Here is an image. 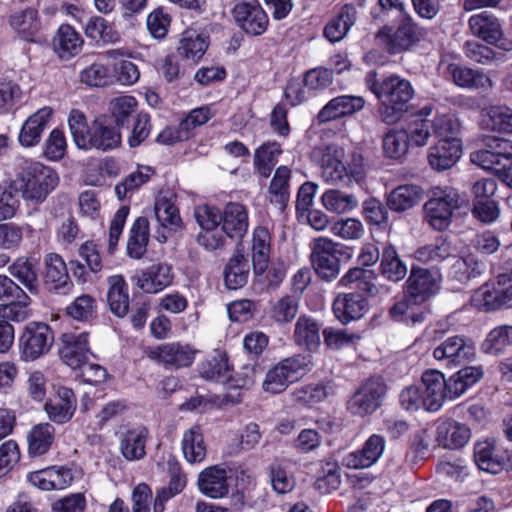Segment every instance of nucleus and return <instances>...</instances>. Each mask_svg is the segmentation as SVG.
<instances>
[{"mask_svg":"<svg viewBox=\"0 0 512 512\" xmlns=\"http://www.w3.org/2000/svg\"><path fill=\"white\" fill-rule=\"evenodd\" d=\"M365 85L380 102L379 115L382 122L397 123L408 110L415 91L411 82L398 74H390L381 79L375 70L366 73Z\"/></svg>","mask_w":512,"mask_h":512,"instance_id":"nucleus-1","label":"nucleus"},{"mask_svg":"<svg viewBox=\"0 0 512 512\" xmlns=\"http://www.w3.org/2000/svg\"><path fill=\"white\" fill-rule=\"evenodd\" d=\"M68 125L73 141L79 149L105 152L121 144L119 128L104 118H97L88 125L84 113L74 109L70 112Z\"/></svg>","mask_w":512,"mask_h":512,"instance_id":"nucleus-2","label":"nucleus"},{"mask_svg":"<svg viewBox=\"0 0 512 512\" xmlns=\"http://www.w3.org/2000/svg\"><path fill=\"white\" fill-rule=\"evenodd\" d=\"M57 172L40 162L27 163L14 181L15 190L24 200L40 204L57 187Z\"/></svg>","mask_w":512,"mask_h":512,"instance_id":"nucleus-3","label":"nucleus"},{"mask_svg":"<svg viewBox=\"0 0 512 512\" xmlns=\"http://www.w3.org/2000/svg\"><path fill=\"white\" fill-rule=\"evenodd\" d=\"M312 366L313 361L310 355L298 354L288 357L266 373L262 387L264 391L272 394L281 393L289 384L297 381L310 371Z\"/></svg>","mask_w":512,"mask_h":512,"instance_id":"nucleus-4","label":"nucleus"},{"mask_svg":"<svg viewBox=\"0 0 512 512\" xmlns=\"http://www.w3.org/2000/svg\"><path fill=\"white\" fill-rule=\"evenodd\" d=\"M461 206V197L454 188L437 189L424 204V219L436 231H445L454 212Z\"/></svg>","mask_w":512,"mask_h":512,"instance_id":"nucleus-5","label":"nucleus"},{"mask_svg":"<svg viewBox=\"0 0 512 512\" xmlns=\"http://www.w3.org/2000/svg\"><path fill=\"white\" fill-rule=\"evenodd\" d=\"M472 304L487 312L512 307V273L500 274L478 288L472 295Z\"/></svg>","mask_w":512,"mask_h":512,"instance_id":"nucleus-6","label":"nucleus"},{"mask_svg":"<svg viewBox=\"0 0 512 512\" xmlns=\"http://www.w3.org/2000/svg\"><path fill=\"white\" fill-rule=\"evenodd\" d=\"M341 245L326 237L315 238L310 243V259L317 275L326 281L334 280L340 272Z\"/></svg>","mask_w":512,"mask_h":512,"instance_id":"nucleus-7","label":"nucleus"},{"mask_svg":"<svg viewBox=\"0 0 512 512\" xmlns=\"http://www.w3.org/2000/svg\"><path fill=\"white\" fill-rule=\"evenodd\" d=\"M386 384L382 377L372 376L353 394L347 403L348 409L355 415L365 416L376 411L385 395Z\"/></svg>","mask_w":512,"mask_h":512,"instance_id":"nucleus-8","label":"nucleus"},{"mask_svg":"<svg viewBox=\"0 0 512 512\" xmlns=\"http://www.w3.org/2000/svg\"><path fill=\"white\" fill-rule=\"evenodd\" d=\"M343 158L344 150L336 145H328L321 151V177L326 182L349 185L352 179L357 180L360 171L347 167Z\"/></svg>","mask_w":512,"mask_h":512,"instance_id":"nucleus-9","label":"nucleus"},{"mask_svg":"<svg viewBox=\"0 0 512 512\" xmlns=\"http://www.w3.org/2000/svg\"><path fill=\"white\" fill-rule=\"evenodd\" d=\"M440 288V275L428 269L412 266L405 282L404 291L415 305H422L433 297Z\"/></svg>","mask_w":512,"mask_h":512,"instance_id":"nucleus-10","label":"nucleus"},{"mask_svg":"<svg viewBox=\"0 0 512 512\" xmlns=\"http://www.w3.org/2000/svg\"><path fill=\"white\" fill-rule=\"evenodd\" d=\"M53 332L45 323L31 322L27 324L19 339L22 356L33 361L50 350L53 343Z\"/></svg>","mask_w":512,"mask_h":512,"instance_id":"nucleus-11","label":"nucleus"},{"mask_svg":"<svg viewBox=\"0 0 512 512\" xmlns=\"http://www.w3.org/2000/svg\"><path fill=\"white\" fill-rule=\"evenodd\" d=\"M475 356L473 340L463 335L448 337L433 350V357L446 365H460L474 360Z\"/></svg>","mask_w":512,"mask_h":512,"instance_id":"nucleus-12","label":"nucleus"},{"mask_svg":"<svg viewBox=\"0 0 512 512\" xmlns=\"http://www.w3.org/2000/svg\"><path fill=\"white\" fill-rule=\"evenodd\" d=\"M232 14L238 26L249 35L258 36L267 29L268 16L258 0H239Z\"/></svg>","mask_w":512,"mask_h":512,"instance_id":"nucleus-13","label":"nucleus"},{"mask_svg":"<svg viewBox=\"0 0 512 512\" xmlns=\"http://www.w3.org/2000/svg\"><path fill=\"white\" fill-rule=\"evenodd\" d=\"M376 38L390 54H399L409 50L418 40L415 28L409 19L404 20L396 30L390 27L380 29Z\"/></svg>","mask_w":512,"mask_h":512,"instance_id":"nucleus-14","label":"nucleus"},{"mask_svg":"<svg viewBox=\"0 0 512 512\" xmlns=\"http://www.w3.org/2000/svg\"><path fill=\"white\" fill-rule=\"evenodd\" d=\"M469 28L473 35L481 38L491 45H498L504 50L512 48L511 43H501L499 41L503 38L502 24L497 17L489 12H481L469 18Z\"/></svg>","mask_w":512,"mask_h":512,"instance_id":"nucleus-15","label":"nucleus"},{"mask_svg":"<svg viewBox=\"0 0 512 512\" xmlns=\"http://www.w3.org/2000/svg\"><path fill=\"white\" fill-rule=\"evenodd\" d=\"M385 438L372 434L361 449L350 452L343 459V464L351 469H365L374 465L385 451Z\"/></svg>","mask_w":512,"mask_h":512,"instance_id":"nucleus-16","label":"nucleus"},{"mask_svg":"<svg viewBox=\"0 0 512 512\" xmlns=\"http://www.w3.org/2000/svg\"><path fill=\"white\" fill-rule=\"evenodd\" d=\"M421 394L424 400V409L429 412L438 411L444 404L446 391V379L440 371H426L422 375Z\"/></svg>","mask_w":512,"mask_h":512,"instance_id":"nucleus-17","label":"nucleus"},{"mask_svg":"<svg viewBox=\"0 0 512 512\" xmlns=\"http://www.w3.org/2000/svg\"><path fill=\"white\" fill-rule=\"evenodd\" d=\"M44 283L50 291L58 294H67L73 288L68 269L62 256L49 253L45 256Z\"/></svg>","mask_w":512,"mask_h":512,"instance_id":"nucleus-18","label":"nucleus"},{"mask_svg":"<svg viewBox=\"0 0 512 512\" xmlns=\"http://www.w3.org/2000/svg\"><path fill=\"white\" fill-rule=\"evenodd\" d=\"M77 406V399L72 389L59 386L56 388L55 398L45 403L44 410L48 418L56 424L69 422Z\"/></svg>","mask_w":512,"mask_h":512,"instance_id":"nucleus-19","label":"nucleus"},{"mask_svg":"<svg viewBox=\"0 0 512 512\" xmlns=\"http://www.w3.org/2000/svg\"><path fill=\"white\" fill-rule=\"evenodd\" d=\"M59 354L62 361L72 369H78L87 360L90 353L87 333H64Z\"/></svg>","mask_w":512,"mask_h":512,"instance_id":"nucleus-20","label":"nucleus"},{"mask_svg":"<svg viewBox=\"0 0 512 512\" xmlns=\"http://www.w3.org/2000/svg\"><path fill=\"white\" fill-rule=\"evenodd\" d=\"M136 285L145 293L156 294L173 282V273L166 263L153 264L134 276Z\"/></svg>","mask_w":512,"mask_h":512,"instance_id":"nucleus-21","label":"nucleus"},{"mask_svg":"<svg viewBox=\"0 0 512 512\" xmlns=\"http://www.w3.org/2000/svg\"><path fill=\"white\" fill-rule=\"evenodd\" d=\"M462 143L460 139L439 140L429 149L428 162L437 171L452 168L460 159Z\"/></svg>","mask_w":512,"mask_h":512,"instance_id":"nucleus-22","label":"nucleus"},{"mask_svg":"<svg viewBox=\"0 0 512 512\" xmlns=\"http://www.w3.org/2000/svg\"><path fill=\"white\" fill-rule=\"evenodd\" d=\"M365 100L361 96L341 95L331 99L318 113L320 122H328L353 115L362 110Z\"/></svg>","mask_w":512,"mask_h":512,"instance_id":"nucleus-23","label":"nucleus"},{"mask_svg":"<svg viewBox=\"0 0 512 512\" xmlns=\"http://www.w3.org/2000/svg\"><path fill=\"white\" fill-rule=\"evenodd\" d=\"M470 437L469 427L453 419L439 422L436 428V442L439 446L447 449H457L465 446Z\"/></svg>","mask_w":512,"mask_h":512,"instance_id":"nucleus-24","label":"nucleus"},{"mask_svg":"<svg viewBox=\"0 0 512 512\" xmlns=\"http://www.w3.org/2000/svg\"><path fill=\"white\" fill-rule=\"evenodd\" d=\"M321 324L312 316L303 314L298 317L294 325V343L310 352L316 351L321 343Z\"/></svg>","mask_w":512,"mask_h":512,"instance_id":"nucleus-25","label":"nucleus"},{"mask_svg":"<svg viewBox=\"0 0 512 512\" xmlns=\"http://www.w3.org/2000/svg\"><path fill=\"white\" fill-rule=\"evenodd\" d=\"M148 429L137 426L126 430L120 437V452L127 461H139L146 455Z\"/></svg>","mask_w":512,"mask_h":512,"instance_id":"nucleus-26","label":"nucleus"},{"mask_svg":"<svg viewBox=\"0 0 512 512\" xmlns=\"http://www.w3.org/2000/svg\"><path fill=\"white\" fill-rule=\"evenodd\" d=\"M291 170L287 166H279L268 187V199L275 210L282 214L290 199Z\"/></svg>","mask_w":512,"mask_h":512,"instance_id":"nucleus-27","label":"nucleus"},{"mask_svg":"<svg viewBox=\"0 0 512 512\" xmlns=\"http://www.w3.org/2000/svg\"><path fill=\"white\" fill-rule=\"evenodd\" d=\"M197 484L204 495L222 498L228 493L227 471L219 466L207 467L199 474Z\"/></svg>","mask_w":512,"mask_h":512,"instance_id":"nucleus-28","label":"nucleus"},{"mask_svg":"<svg viewBox=\"0 0 512 512\" xmlns=\"http://www.w3.org/2000/svg\"><path fill=\"white\" fill-rule=\"evenodd\" d=\"M333 311L342 323H348L363 317L367 311V301L357 293L340 294L333 302Z\"/></svg>","mask_w":512,"mask_h":512,"instance_id":"nucleus-29","label":"nucleus"},{"mask_svg":"<svg viewBox=\"0 0 512 512\" xmlns=\"http://www.w3.org/2000/svg\"><path fill=\"white\" fill-rule=\"evenodd\" d=\"M10 27L25 41H33L41 29L38 11L34 8L18 10L10 14Z\"/></svg>","mask_w":512,"mask_h":512,"instance_id":"nucleus-30","label":"nucleus"},{"mask_svg":"<svg viewBox=\"0 0 512 512\" xmlns=\"http://www.w3.org/2000/svg\"><path fill=\"white\" fill-rule=\"evenodd\" d=\"M51 115L52 109L50 107H43L31 115L22 125L19 134L20 144L24 147H32L38 144Z\"/></svg>","mask_w":512,"mask_h":512,"instance_id":"nucleus-31","label":"nucleus"},{"mask_svg":"<svg viewBox=\"0 0 512 512\" xmlns=\"http://www.w3.org/2000/svg\"><path fill=\"white\" fill-rule=\"evenodd\" d=\"M222 230L233 238H241L248 229V215L240 203H229L222 213Z\"/></svg>","mask_w":512,"mask_h":512,"instance_id":"nucleus-32","label":"nucleus"},{"mask_svg":"<svg viewBox=\"0 0 512 512\" xmlns=\"http://www.w3.org/2000/svg\"><path fill=\"white\" fill-rule=\"evenodd\" d=\"M453 82L462 88L487 89L492 87V80L481 70L450 64L447 67Z\"/></svg>","mask_w":512,"mask_h":512,"instance_id":"nucleus-33","label":"nucleus"},{"mask_svg":"<svg viewBox=\"0 0 512 512\" xmlns=\"http://www.w3.org/2000/svg\"><path fill=\"white\" fill-rule=\"evenodd\" d=\"M208 45V36L195 30H186L181 34L177 52L182 58L196 63L203 57Z\"/></svg>","mask_w":512,"mask_h":512,"instance_id":"nucleus-34","label":"nucleus"},{"mask_svg":"<svg viewBox=\"0 0 512 512\" xmlns=\"http://www.w3.org/2000/svg\"><path fill=\"white\" fill-rule=\"evenodd\" d=\"M408 272L406 263L400 258L396 248L385 245L381 253L380 274L388 281H402Z\"/></svg>","mask_w":512,"mask_h":512,"instance_id":"nucleus-35","label":"nucleus"},{"mask_svg":"<svg viewBox=\"0 0 512 512\" xmlns=\"http://www.w3.org/2000/svg\"><path fill=\"white\" fill-rule=\"evenodd\" d=\"M182 452L190 464L201 463L206 457V445L199 425H193L182 436Z\"/></svg>","mask_w":512,"mask_h":512,"instance_id":"nucleus-36","label":"nucleus"},{"mask_svg":"<svg viewBox=\"0 0 512 512\" xmlns=\"http://www.w3.org/2000/svg\"><path fill=\"white\" fill-rule=\"evenodd\" d=\"M109 289L107 301L111 312L117 317H124L129 310L128 287L124 278L120 275H113L108 279Z\"/></svg>","mask_w":512,"mask_h":512,"instance_id":"nucleus-37","label":"nucleus"},{"mask_svg":"<svg viewBox=\"0 0 512 512\" xmlns=\"http://www.w3.org/2000/svg\"><path fill=\"white\" fill-rule=\"evenodd\" d=\"M154 354L165 365L187 367L192 364L195 352L188 345L167 343L159 346Z\"/></svg>","mask_w":512,"mask_h":512,"instance_id":"nucleus-38","label":"nucleus"},{"mask_svg":"<svg viewBox=\"0 0 512 512\" xmlns=\"http://www.w3.org/2000/svg\"><path fill=\"white\" fill-rule=\"evenodd\" d=\"M512 348V325H500L492 329L481 344L483 353L500 356Z\"/></svg>","mask_w":512,"mask_h":512,"instance_id":"nucleus-39","label":"nucleus"},{"mask_svg":"<svg viewBox=\"0 0 512 512\" xmlns=\"http://www.w3.org/2000/svg\"><path fill=\"white\" fill-rule=\"evenodd\" d=\"M356 9L352 5H345L339 14L332 18L324 28V35L330 42L342 40L356 21Z\"/></svg>","mask_w":512,"mask_h":512,"instance_id":"nucleus-40","label":"nucleus"},{"mask_svg":"<svg viewBox=\"0 0 512 512\" xmlns=\"http://www.w3.org/2000/svg\"><path fill=\"white\" fill-rule=\"evenodd\" d=\"M452 258L454 261L449 269V276L460 283H467L484 271L485 264L473 254L464 257L453 255Z\"/></svg>","mask_w":512,"mask_h":512,"instance_id":"nucleus-41","label":"nucleus"},{"mask_svg":"<svg viewBox=\"0 0 512 512\" xmlns=\"http://www.w3.org/2000/svg\"><path fill=\"white\" fill-rule=\"evenodd\" d=\"M82 44V38L70 25H61L53 39L54 50L63 59L78 54Z\"/></svg>","mask_w":512,"mask_h":512,"instance_id":"nucleus-42","label":"nucleus"},{"mask_svg":"<svg viewBox=\"0 0 512 512\" xmlns=\"http://www.w3.org/2000/svg\"><path fill=\"white\" fill-rule=\"evenodd\" d=\"M451 243L443 237H438L433 243L424 245L414 252V257L424 264L436 265L453 256Z\"/></svg>","mask_w":512,"mask_h":512,"instance_id":"nucleus-43","label":"nucleus"},{"mask_svg":"<svg viewBox=\"0 0 512 512\" xmlns=\"http://www.w3.org/2000/svg\"><path fill=\"white\" fill-rule=\"evenodd\" d=\"M376 274L370 269L360 267L351 268L340 279L339 284L359 290L368 295H376L378 292L375 284Z\"/></svg>","mask_w":512,"mask_h":512,"instance_id":"nucleus-44","label":"nucleus"},{"mask_svg":"<svg viewBox=\"0 0 512 512\" xmlns=\"http://www.w3.org/2000/svg\"><path fill=\"white\" fill-rule=\"evenodd\" d=\"M432 113L430 105L421 108L415 115V119L403 130L407 135V141L411 146L421 147L427 144L430 137V122L427 120Z\"/></svg>","mask_w":512,"mask_h":512,"instance_id":"nucleus-45","label":"nucleus"},{"mask_svg":"<svg viewBox=\"0 0 512 512\" xmlns=\"http://www.w3.org/2000/svg\"><path fill=\"white\" fill-rule=\"evenodd\" d=\"M55 428L50 423L35 425L27 435L28 452L31 456H41L48 452L54 441Z\"/></svg>","mask_w":512,"mask_h":512,"instance_id":"nucleus-46","label":"nucleus"},{"mask_svg":"<svg viewBox=\"0 0 512 512\" xmlns=\"http://www.w3.org/2000/svg\"><path fill=\"white\" fill-rule=\"evenodd\" d=\"M281 153L280 144L277 142L263 143L255 150L253 164L260 177L264 179L270 177Z\"/></svg>","mask_w":512,"mask_h":512,"instance_id":"nucleus-47","label":"nucleus"},{"mask_svg":"<svg viewBox=\"0 0 512 512\" xmlns=\"http://www.w3.org/2000/svg\"><path fill=\"white\" fill-rule=\"evenodd\" d=\"M474 461L479 469L496 474L503 468V461L495 451L492 441H479L474 445Z\"/></svg>","mask_w":512,"mask_h":512,"instance_id":"nucleus-48","label":"nucleus"},{"mask_svg":"<svg viewBox=\"0 0 512 512\" xmlns=\"http://www.w3.org/2000/svg\"><path fill=\"white\" fill-rule=\"evenodd\" d=\"M149 242V222L145 217H138L130 229L127 253L131 258L140 259L147 250Z\"/></svg>","mask_w":512,"mask_h":512,"instance_id":"nucleus-49","label":"nucleus"},{"mask_svg":"<svg viewBox=\"0 0 512 512\" xmlns=\"http://www.w3.org/2000/svg\"><path fill=\"white\" fill-rule=\"evenodd\" d=\"M270 235L267 229L259 227L254 231L252 240V263L254 272L264 273L268 267L270 251Z\"/></svg>","mask_w":512,"mask_h":512,"instance_id":"nucleus-50","label":"nucleus"},{"mask_svg":"<svg viewBox=\"0 0 512 512\" xmlns=\"http://www.w3.org/2000/svg\"><path fill=\"white\" fill-rule=\"evenodd\" d=\"M323 206L331 213L344 214L357 208L358 198L339 189H329L321 197Z\"/></svg>","mask_w":512,"mask_h":512,"instance_id":"nucleus-51","label":"nucleus"},{"mask_svg":"<svg viewBox=\"0 0 512 512\" xmlns=\"http://www.w3.org/2000/svg\"><path fill=\"white\" fill-rule=\"evenodd\" d=\"M421 198V190L416 185H401L390 192L388 207L397 212L406 211L415 206Z\"/></svg>","mask_w":512,"mask_h":512,"instance_id":"nucleus-52","label":"nucleus"},{"mask_svg":"<svg viewBox=\"0 0 512 512\" xmlns=\"http://www.w3.org/2000/svg\"><path fill=\"white\" fill-rule=\"evenodd\" d=\"M249 275L248 260L242 254H235L224 270V280L227 288L236 290L247 283Z\"/></svg>","mask_w":512,"mask_h":512,"instance_id":"nucleus-53","label":"nucleus"},{"mask_svg":"<svg viewBox=\"0 0 512 512\" xmlns=\"http://www.w3.org/2000/svg\"><path fill=\"white\" fill-rule=\"evenodd\" d=\"M36 264V261L31 258L19 257L9 267L10 274L31 293H36L38 289Z\"/></svg>","mask_w":512,"mask_h":512,"instance_id":"nucleus-54","label":"nucleus"},{"mask_svg":"<svg viewBox=\"0 0 512 512\" xmlns=\"http://www.w3.org/2000/svg\"><path fill=\"white\" fill-rule=\"evenodd\" d=\"M300 300L294 295H284L271 306L270 318L279 325L290 323L298 314Z\"/></svg>","mask_w":512,"mask_h":512,"instance_id":"nucleus-55","label":"nucleus"},{"mask_svg":"<svg viewBox=\"0 0 512 512\" xmlns=\"http://www.w3.org/2000/svg\"><path fill=\"white\" fill-rule=\"evenodd\" d=\"M155 216L159 224L171 231H178L182 228V219L178 208L166 197H159L155 202Z\"/></svg>","mask_w":512,"mask_h":512,"instance_id":"nucleus-56","label":"nucleus"},{"mask_svg":"<svg viewBox=\"0 0 512 512\" xmlns=\"http://www.w3.org/2000/svg\"><path fill=\"white\" fill-rule=\"evenodd\" d=\"M486 129L512 134V109L507 106H491L483 119Z\"/></svg>","mask_w":512,"mask_h":512,"instance_id":"nucleus-57","label":"nucleus"},{"mask_svg":"<svg viewBox=\"0 0 512 512\" xmlns=\"http://www.w3.org/2000/svg\"><path fill=\"white\" fill-rule=\"evenodd\" d=\"M30 297L24 292L7 304H0V319L7 322H22L30 317Z\"/></svg>","mask_w":512,"mask_h":512,"instance_id":"nucleus-58","label":"nucleus"},{"mask_svg":"<svg viewBox=\"0 0 512 512\" xmlns=\"http://www.w3.org/2000/svg\"><path fill=\"white\" fill-rule=\"evenodd\" d=\"M85 33L91 39H101L107 43H116L120 39L119 33L100 16L90 17L85 27Z\"/></svg>","mask_w":512,"mask_h":512,"instance_id":"nucleus-59","label":"nucleus"},{"mask_svg":"<svg viewBox=\"0 0 512 512\" xmlns=\"http://www.w3.org/2000/svg\"><path fill=\"white\" fill-rule=\"evenodd\" d=\"M153 170L148 166H141L136 171L130 173L125 179L115 186V193L119 199H123L128 193L135 191L143 184L147 183Z\"/></svg>","mask_w":512,"mask_h":512,"instance_id":"nucleus-60","label":"nucleus"},{"mask_svg":"<svg viewBox=\"0 0 512 512\" xmlns=\"http://www.w3.org/2000/svg\"><path fill=\"white\" fill-rule=\"evenodd\" d=\"M97 301L85 294L77 297L68 307L67 314L78 321H89L96 317Z\"/></svg>","mask_w":512,"mask_h":512,"instance_id":"nucleus-61","label":"nucleus"},{"mask_svg":"<svg viewBox=\"0 0 512 512\" xmlns=\"http://www.w3.org/2000/svg\"><path fill=\"white\" fill-rule=\"evenodd\" d=\"M80 79L88 86L103 87L112 82L113 76L107 66L97 62L85 67L80 73Z\"/></svg>","mask_w":512,"mask_h":512,"instance_id":"nucleus-62","label":"nucleus"},{"mask_svg":"<svg viewBox=\"0 0 512 512\" xmlns=\"http://www.w3.org/2000/svg\"><path fill=\"white\" fill-rule=\"evenodd\" d=\"M262 375V370L257 366L246 365L233 375L228 376L226 386L228 389H250L257 378Z\"/></svg>","mask_w":512,"mask_h":512,"instance_id":"nucleus-63","label":"nucleus"},{"mask_svg":"<svg viewBox=\"0 0 512 512\" xmlns=\"http://www.w3.org/2000/svg\"><path fill=\"white\" fill-rule=\"evenodd\" d=\"M408 147L407 135L402 130H391L383 138V151L389 158L402 157L406 154Z\"/></svg>","mask_w":512,"mask_h":512,"instance_id":"nucleus-64","label":"nucleus"}]
</instances>
